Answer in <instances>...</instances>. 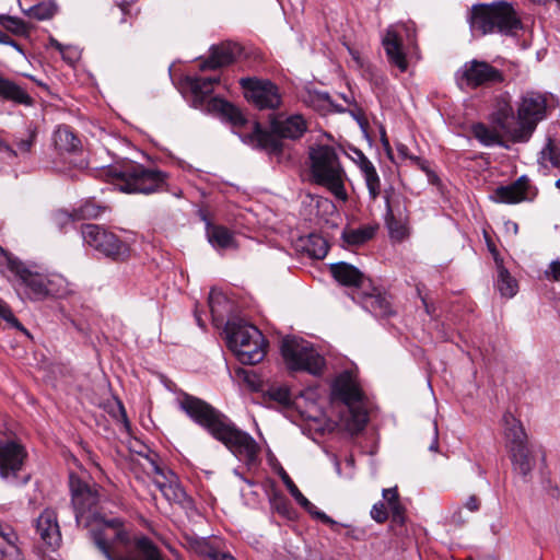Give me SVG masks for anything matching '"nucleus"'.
Wrapping results in <instances>:
<instances>
[{"instance_id":"nucleus-1","label":"nucleus","mask_w":560,"mask_h":560,"mask_svg":"<svg viewBox=\"0 0 560 560\" xmlns=\"http://www.w3.org/2000/svg\"><path fill=\"white\" fill-rule=\"evenodd\" d=\"M180 408L199 425L205 428L212 438L221 442L247 466L258 460L260 446L247 432L240 430L226 416L206 401L185 395Z\"/></svg>"},{"instance_id":"nucleus-2","label":"nucleus","mask_w":560,"mask_h":560,"mask_svg":"<svg viewBox=\"0 0 560 560\" xmlns=\"http://www.w3.org/2000/svg\"><path fill=\"white\" fill-rule=\"evenodd\" d=\"M180 408L199 425L205 428L212 438L221 442L247 466L258 460L260 446L247 432L240 430L226 416L206 401L185 395Z\"/></svg>"},{"instance_id":"nucleus-3","label":"nucleus","mask_w":560,"mask_h":560,"mask_svg":"<svg viewBox=\"0 0 560 560\" xmlns=\"http://www.w3.org/2000/svg\"><path fill=\"white\" fill-rule=\"evenodd\" d=\"M308 176L311 183L324 187L337 200L346 202L347 173L337 149L329 144H314L308 149Z\"/></svg>"},{"instance_id":"nucleus-4","label":"nucleus","mask_w":560,"mask_h":560,"mask_svg":"<svg viewBox=\"0 0 560 560\" xmlns=\"http://www.w3.org/2000/svg\"><path fill=\"white\" fill-rule=\"evenodd\" d=\"M5 268L25 288L26 296L32 301H43L47 298H66L74 293V285L59 273H42L19 259L10 256L2 248Z\"/></svg>"},{"instance_id":"nucleus-5","label":"nucleus","mask_w":560,"mask_h":560,"mask_svg":"<svg viewBox=\"0 0 560 560\" xmlns=\"http://www.w3.org/2000/svg\"><path fill=\"white\" fill-rule=\"evenodd\" d=\"M91 537L107 560H165L159 547L144 535L135 536L132 539L137 557H114L110 553L112 542L120 541L126 545L130 541L119 518L97 522L91 528Z\"/></svg>"},{"instance_id":"nucleus-6","label":"nucleus","mask_w":560,"mask_h":560,"mask_svg":"<svg viewBox=\"0 0 560 560\" xmlns=\"http://www.w3.org/2000/svg\"><path fill=\"white\" fill-rule=\"evenodd\" d=\"M468 21L472 34L479 36L493 32L511 35L521 28L520 19L512 5L506 2L476 4L471 8Z\"/></svg>"},{"instance_id":"nucleus-7","label":"nucleus","mask_w":560,"mask_h":560,"mask_svg":"<svg viewBox=\"0 0 560 560\" xmlns=\"http://www.w3.org/2000/svg\"><path fill=\"white\" fill-rule=\"evenodd\" d=\"M228 346L242 364H257L266 355L267 341L261 331L242 320L225 325Z\"/></svg>"},{"instance_id":"nucleus-8","label":"nucleus","mask_w":560,"mask_h":560,"mask_svg":"<svg viewBox=\"0 0 560 560\" xmlns=\"http://www.w3.org/2000/svg\"><path fill=\"white\" fill-rule=\"evenodd\" d=\"M210 107L232 124L235 133L244 143L262 149L278 148V142L269 132L264 130L257 121H248L233 104L214 97L210 102Z\"/></svg>"},{"instance_id":"nucleus-9","label":"nucleus","mask_w":560,"mask_h":560,"mask_svg":"<svg viewBox=\"0 0 560 560\" xmlns=\"http://www.w3.org/2000/svg\"><path fill=\"white\" fill-rule=\"evenodd\" d=\"M547 115V98L538 92H526L521 96L516 108V130L513 142H526L539 121Z\"/></svg>"},{"instance_id":"nucleus-10","label":"nucleus","mask_w":560,"mask_h":560,"mask_svg":"<svg viewBox=\"0 0 560 560\" xmlns=\"http://www.w3.org/2000/svg\"><path fill=\"white\" fill-rule=\"evenodd\" d=\"M281 354L287 368L291 371H305L313 375H319L325 368V359L308 341L302 338H283Z\"/></svg>"},{"instance_id":"nucleus-11","label":"nucleus","mask_w":560,"mask_h":560,"mask_svg":"<svg viewBox=\"0 0 560 560\" xmlns=\"http://www.w3.org/2000/svg\"><path fill=\"white\" fill-rule=\"evenodd\" d=\"M460 90L490 88L504 82V72L485 60L466 61L455 73Z\"/></svg>"},{"instance_id":"nucleus-12","label":"nucleus","mask_w":560,"mask_h":560,"mask_svg":"<svg viewBox=\"0 0 560 560\" xmlns=\"http://www.w3.org/2000/svg\"><path fill=\"white\" fill-rule=\"evenodd\" d=\"M120 191L127 194H152L162 189L165 184L166 174L154 170L145 168L142 165H131L117 174Z\"/></svg>"},{"instance_id":"nucleus-13","label":"nucleus","mask_w":560,"mask_h":560,"mask_svg":"<svg viewBox=\"0 0 560 560\" xmlns=\"http://www.w3.org/2000/svg\"><path fill=\"white\" fill-rule=\"evenodd\" d=\"M81 234L89 246L113 260H124L130 255L128 244L103 226L90 223L83 224Z\"/></svg>"},{"instance_id":"nucleus-14","label":"nucleus","mask_w":560,"mask_h":560,"mask_svg":"<svg viewBox=\"0 0 560 560\" xmlns=\"http://www.w3.org/2000/svg\"><path fill=\"white\" fill-rule=\"evenodd\" d=\"M241 86L246 98L259 109H277L282 102L278 86L269 80L242 78Z\"/></svg>"},{"instance_id":"nucleus-15","label":"nucleus","mask_w":560,"mask_h":560,"mask_svg":"<svg viewBox=\"0 0 560 560\" xmlns=\"http://www.w3.org/2000/svg\"><path fill=\"white\" fill-rule=\"evenodd\" d=\"M70 489L72 504L75 510V518L79 523L83 514L92 510L98 503V491L94 486L88 485L74 475L70 476Z\"/></svg>"},{"instance_id":"nucleus-16","label":"nucleus","mask_w":560,"mask_h":560,"mask_svg":"<svg viewBox=\"0 0 560 560\" xmlns=\"http://www.w3.org/2000/svg\"><path fill=\"white\" fill-rule=\"evenodd\" d=\"M529 178L525 175L518 177L514 183L497 187L490 195V199L499 203H520L533 198Z\"/></svg>"},{"instance_id":"nucleus-17","label":"nucleus","mask_w":560,"mask_h":560,"mask_svg":"<svg viewBox=\"0 0 560 560\" xmlns=\"http://www.w3.org/2000/svg\"><path fill=\"white\" fill-rule=\"evenodd\" d=\"M26 457L25 450L15 442L0 443V477L2 479L16 478Z\"/></svg>"},{"instance_id":"nucleus-18","label":"nucleus","mask_w":560,"mask_h":560,"mask_svg":"<svg viewBox=\"0 0 560 560\" xmlns=\"http://www.w3.org/2000/svg\"><path fill=\"white\" fill-rule=\"evenodd\" d=\"M401 30H406V26L388 27L382 39V45L390 65L397 67L400 72H405L408 68V62L402 50Z\"/></svg>"},{"instance_id":"nucleus-19","label":"nucleus","mask_w":560,"mask_h":560,"mask_svg":"<svg viewBox=\"0 0 560 560\" xmlns=\"http://www.w3.org/2000/svg\"><path fill=\"white\" fill-rule=\"evenodd\" d=\"M150 472L154 474V485L161 490L167 501L178 503L183 501L185 491L178 485L176 476L171 470L163 469L154 462H151Z\"/></svg>"},{"instance_id":"nucleus-20","label":"nucleus","mask_w":560,"mask_h":560,"mask_svg":"<svg viewBox=\"0 0 560 560\" xmlns=\"http://www.w3.org/2000/svg\"><path fill=\"white\" fill-rule=\"evenodd\" d=\"M332 396L341 400L346 406L359 404L362 392L355 376L351 372H342L332 383Z\"/></svg>"},{"instance_id":"nucleus-21","label":"nucleus","mask_w":560,"mask_h":560,"mask_svg":"<svg viewBox=\"0 0 560 560\" xmlns=\"http://www.w3.org/2000/svg\"><path fill=\"white\" fill-rule=\"evenodd\" d=\"M36 529L40 539L50 548H57L61 542V533L57 513L51 509H45L36 522Z\"/></svg>"},{"instance_id":"nucleus-22","label":"nucleus","mask_w":560,"mask_h":560,"mask_svg":"<svg viewBox=\"0 0 560 560\" xmlns=\"http://www.w3.org/2000/svg\"><path fill=\"white\" fill-rule=\"evenodd\" d=\"M492 120L513 141V130H516V116L508 94L495 100Z\"/></svg>"},{"instance_id":"nucleus-23","label":"nucleus","mask_w":560,"mask_h":560,"mask_svg":"<svg viewBox=\"0 0 560 560\" xmlns=\"http://www.w3.org/2000/svg\"><path fill=\"white\" fill-rule=\"evenodd\" d=\"M241 54V47L234 43H223L210 49V56L201 65V70H214L232 63Z\"/></svg>"},{"instance_id":"nucleus-24","label":"nucleus","mask_w":560,"mask_h":560,"mask_svg":"<svg viewBox=\"0 0 560 560\" xmlns=\"http://www.w3.org/2000/svg\"><path fill=\"white\" fill-rule=\"evenodd\" d=\"M0 560H23L19 535L14 528L0 522Z\"/></svg>"},{"instance_id":"nucleus-25","label":"nucleus","mask_w":560,"mask_h":560,"mask_svg":"<svg viewBox=\"0 0 560 560\" xmlns=\"http://www.w3.org/2000/svg\"><path fill=\"white\" fill-rule=\"evenodd\" d=\"M271 130L279 137L298 139L306 131V122L300 115H293L285 119L276 118L271 121Z\"/></svg>"},{"instance_id":"nucleus-26","label":"nucleus","mask_w":560,"mask_h":560,"mask_svg":"<svg viewBox=\"0 0 560 560\" xmlns=\"http://www.w3.org/2000/svg\"><path fill=\"white\" fill-rule=\"evenodd\" d=\"M502 421L509 451L526 446L527 435L522 423L511 412H505Z\"/></svg>"},{"instance_id":"nucleus-27","label":"nucleus","mask_w":560,"mask_h":560,"mask_svg":"<svg viewBox=\"0 0 560 560\" xmlns=\"http://www.w3.org/2000/svg\"><path fill=\"white\" fill-rule=\"evenodd\" d=\"M334 278L347 287H360L363 282V273L354 266L340 261L330 266Z\"/></svg>"},{"instance_id":"nucleus-28","label":"nucleus","mask_w":560,"mask_h":560,"mask_svg":"<svg viewBox=\"0 0 560 560\" xmlns=\"http://www.w3.org/2000/svg\"><path fill=\"white\" fill-rule=\"evenodd\" d=\"M0 97L25 106H32L34 100L19 84L0 74Z\"/></svg>"},{"instance_id":"nucleus-29","label":"nucleus","mask_w":560,"mask_h":560,"mask_svg":"<svg viewBox=\"0 0 560 560\" xmlns=\"http://www.w3.org/2000/svg\"><path fill=\"white\" fill-rule=\"evenodd\" d=\"M358 166L364 177L369 194L376 199L381 194V179L373 163L363 154L359 156Z\"/></svg>"},{"instance_id":"nucleus-30","label":"nucleus","mask_w":560,"mask_h":560,"mask_svg":"<svg viewBox=\"0 0 560 560\" xmlns=\"http://www.w3.org/2000/svg\"><path fill=\"white\" fill-rule=\"evenodd\" d=\"M207 237L209 243L219 249L236 247L232 232L222 225L207 224Z\"/></svg>"},{"instance_id":"nucleus-31","label":"nucleus","mask_w":560,"mask_h":560,"mask_svg":"<svg viewBox=\"0 0 560 560\" xmlns=\"http://www.w3.org/2000/svg\"><path fill=\"white\" fill-rule=\"evenodd\" d=\"M363 307L375 316H387L392 314V303L387 295L373 292L364 295Z\"/></svg>"},{"instance_id":"nucleus-32","label":"nucleus","mask_w":560,"mask_h":560,"mask_svg":"<svg viewBox=\"0 0 560 560\" xmlns=\"http://www.w3.org/2000/svg\"><path fill=\"white\" fill-rule=\"evenodd\" d=\"M54 144L60 153H71L79 149L80 140L69 127L61 126L54 132Z\"/></svg>"},{"instance_id":"nucleus-33","label":"nucleus","mask_w":560,"mask_h":560,"mask_svg":"<svg viewBox=\"0 0 560 560\" xmlns=\"http://www.w3.org/2000/svg\"><path fill=\"white\" fill-rule=\"evenodd\" d=\"M513 469L522 476L530 474L534 467V459L529 454V450L526 446L518 447L510 451Z\"/></svg>"},{"instance_id":"nucleus-34","label":"nucleus","mask_w":560,"mask_h":560,"mask_svg":"<svg viewBox=\"0 0 560 560\" xmlns=\"http://www.w3.org/2000/svg\"><path fill=\"white\" fill-rule=\"evenodd\" d=\"M386 226L388 229V233L392 240L396 242H401L409 234V229L406 219H396L393 214L390 207H387L386 213Z\"/></svg>"},{"instance_id":"nucleus-35","label":"nucleus","mask_w":560,"mask_h":560,"mask_svg":"<svg viewBox=\"0 0 560 560\" xmlns=\"http://www.w3.org/2000/svg\"><path fill=\"white\" fill-rule=\"evenodd\" d=\"M303 249L310 257L323 259L328 253V243L319 234H310L303 242Z\"/></svg>"},{"instance_id":"nucleus-36","label":"nucleus","mask_w":560,"mask_h":560,"mask_svg":"<svg viewBox=\"0 0 560 560\" xmlns=\"http://www.w3.org/2000/svg\"><path fill=\"white\" fill-rule=\"evenodd\" d=\"M498 268V281L497 288L502 296L512 298L517 292V283L515 279L511 277L503 264H499Z\"/></svg>"},{"instance_id":"nucleus-37","label":"nucleus","mask_w":560,"mask_h":560,"mask_svg":"<svg viewBox=\"0 0 560 560\" xmlns=\"http://www.w3.org/2000/svg\"><path fill=\"white\" fill-rule=\"evenodd\" d=\"M471 131L474 137L486 147L502 144L500 135L495 130L487 127L483 124L474 125L471 127Z\"/></svg>"},{"instance_id":"nucleus-38","label":"nucleus","mask_w":560,"mask_h":560,"mask_svg":"<svg viewBox=\"0 0 560 560\" xmlns=\"http://www.w3.org/2000/svg\"><path fill=\"white\" fill-rule=\"evenodd\" d=\"M349 409L350 418L347 420V427L350 431H361L368 422V413L362 406L354 404L347 406Z\"/></svg>"},{"instance_id":"nucleus-39","label":"nucleus","mask_w":560,"mask_h":560,"mask_svg":"<svg viewBox=\"0 0 560 560\" xmlns=\"http://www.w3.org/2000/svg\"><path fill=\"white\" fill-rule=\"evenodd\" d=\"M376 229L373 226H363L354 230H348L342 233V238L350 245H360L371 240Z\"/></svg>"},{"instance_id":"nucleus-40","label":"nucleus","mask_w":560,"mask_h":560,"mask_svg":"<svg viewBox=\"0 0 560 560\" xmlns=\"http://www.w3.org/2000/svg\"><path fill=\"white\" fill-rule=\"evenodd\" d=\"M0 24L4 30L18 36H27L31 28L23 20L5 14L0 15Z\"/></svg>"},{"instance_id":"nucleus-41","label":"nucleus","mask_w":560,"mask_h":560,"mask_svg":"<svg viewBox=\"0 0 560 560\" xmlns=\"http://www.w3.org/2000/svg\"><path fill=\"white\" fill-rule=\"evenodd\" d=\"M56 11H57V8L54 3L42 2L36 5L31 7L26 11V14L30 18L35 19L37 21H45V20L51 19L55 15Z\"/></svg>"},{"instance_id":"nucleus-42","label":"nucleus","mask_w":560,"mask_h":560,"mask_svg":"<svg viewBox=\"0 0 560 560\" xmlns=\"http://www.w3.org/2000/svg\"><path fill=\"white\" fill-rule=\"evenodd\" d=\"M539 162L545 167L560 166V153L550 139L548 140L547 144L540 152Z\"/></svg>"},{"instance_id":"nucleus-43","label":"nucleus","mask_w":560,"mask_h":560,"mask_svg":"<svg viewBox=\"0 0 560 560\" xmlns=\"http://www.w3.org/2000/svg\"><path fill=\"white\" fill-rule=\"evenodd\" d=\"M37 137V128L34 125H28L26 128L25 137L18 138L14 143L20 154H27L31 152Z\"/></svg>"},{"instance_id":"nucleus-44","label":"nucleus","mask_w":560,"mask_h":560,"mask_svg":"<svg viewBox=\"0 0 560 560\" xmlns=\"http://www.w3.org/2000/svg\"><path fill=\"white\" fill-rule=\"evenodd\" d=\"M188 83L196 98L202 100L203 97L212 93V90L210 88V79L191 78L189 79Z\"/></svg>"},{"instance_id":"nucleus-45","label":"nucleus","mask_w":560,"mask_h":560,"mask_svg":"<svg viewBox=\"0 0 560 560\" xmlns=\"http://www.w3.org/2000/svg\"><path fill=\"white\" fill-rule=\"evenodd\" d=\"M0 317L4 319L11 327L23 331L25 335H28V331L19 322V319L12 313L11 308L3 301L0 302Z\"/></svg>"},{"instance_id":"nucleus-46","label":"nucleus","mask_w":560,"mask_h":560,"mask_svg":"<svg viewBox=\"0 0 560 560\" xmlns=\"http://www.w3.org/2000/svg\"><path fill=\"white\" fill-rule=\"evenodd\" d=\"M282 480H283L284 485L287 486V489L289 490L290 494L296 500V502L301 506L311 505V501L303 495V493L299 490L296 485L292 481V479L285 472L282 476Z\"/></svg>"},{"instance_id":"nucleus-47","label":"nucleus","mask_w":560,"mask_h":560,"mask_svg":"<svg viewBox=\"0 0 560 560\" xmlns=\"http://www.w3.org/2000/svg\"><path fill=\"white\" fill-rule=\"evenodd\" d=\"M305 102L317 110L325 109L329 105V96L320 93H308Z\"/></svg>"},{"instance_id":"nucleus-48","label":"nucleus","mask_w":560,"mask_h":560,"mask_svg":"<svg viewBox=\"0 0 560 560\" xmlns=\"http://www.w3.org/2000/svg\"><path fill=\"white\" fill-rule=\"evenodd\" d=\"M371 517L377 523H384L387 520L388 513L384 502L380 501L372 506Z\"/></svg>"},{"instance_id":"nucleus-49","label":"nucleus","mask_w":560,"mask_h":560,"mask_svg":"<svg viewBox=\"0 0 560 560\" xmlns=\"http://www.w3.org/2000/svg\"><path fill=\"white\" fill-rule=\"evenodd\" d=\"M313 517L322 521L323 523L334 526L336 525V521H334L330 516L319 511L312 502L311 505L303 506Z\"/></svg>"},{"instance_id":"nucleus-50","label":"nucleus","mask_w":560,"mask_h":560,"mask_svg":"<svg viewBox=\"0 0 560 560\" xmlns=\"http://www.w3.org/2000/svg\"><path fill=\"white\" fill-rule=\"evenodd\" d=\"M392 512V521L395 524L402 525L405 523V508L401 505L399 501L394 504H388Z\"/></svg>"},{"instance_id":"nucleus-51","label":"nucleus","mask_w":560,"mask_h":560,"mask_svg":"<svg viewBox=\"0 0 560 560\" xmlns=\"http://www.w3.org/2000/svg\"><path fill=\"white\" fill-rule=\"evenodd\" d=\"M269 396L271 399L280 404H289L290 401V392L284 387L271 388L269 390Z\"/></svg>"},{"instance_id":"nucleus-52","label":"nucleus","mask_w":560,"mask_h":560,"mask_svg":"<svg viewBox=\"0 0 560 560\" xmlns=\"http://www.w3.org/2000/svg\"><path fill=\"white\" fill-rule=\"evenodd\" d=\"M192 547L196 552L205 556L208 560L210 559V553L215 551L206 539L195 540Z\"/></svg>"},{"instance_id":"nucleus-53","label":"nucleus","mask_w":560,"mask_h":560,"mask_svg":"<svg viewBox=\"0 0 560 560\" xmlns=\"http://www.w3.org/2000/svg\"><path fill=\"white\" fill-rule=\"evenodd\" d=\"M63 60L74 63L80 58V51L74 46H67L63 51L60 52Z\"/></svg>"},{"instance_id":"nucleus-54","label":"nucleus","mask_w":560,"mask_h":560,"mask_svg":"<svg viewBox=\"0 0 560 560\" xmlns=\"http://www.w3.org/2000/svg\"><path fill=\"white\" fill-rule=\"evenodd\" d=\"M225 298L224 295L217 291V290H211L210 293H209V306H210V310H211V313L214 314L217 312V305L223 301Z\"/></svg>"},{"instance_id":"nucleus-55","label":"nucleus","mask_w":560,"mask_h":560,"mask_svg":"<svg viewBox=\"0 0 560 560\" xmlns=\"http://www.w3.org/2000/svg\"><path fill=\"white\" fill-rule=\"evenodd\" d=\"M545 275L549 279L559 281L560 280V261L559 260L552 261L549 265L548 269L545 271Z\"/></svg>"},{"instance_id":"nucleus-56","label":"nucleus","mask_w":560,"mask_h":560,"mask_svg":"<svg viewBox=\"0 0 560 560\" xmlns=\"http://www.w3.org/2000/svg\"><path fill=\"white\" fill-rule=\"evenodd\" d=\"M382 494L387 504H394L395 502L399 501V495L396 487L384 489Z\"/></svg>"},{"instance_id":"nucleus-57","label":"nucleus","mask_w":560,"mask_h":560,"mask_svg":"<svg viewBox=\"0 0 560 560\" xmlns=\"http://www.w3.org/2000/svg\"><path fill=\"white\" fill-rule=\"evenodd\" d=\"M485 237H486L487 247H488L489 252L492 254L495 265L498 267L500 262L503 264V259L500 257V254H499L495 245L493 244V242L490 240V237L487 234H485Z\"/></svg>"},{"instance_id":"nucleus-58","label":"nucleus","mask_w":560,"mask_h":560,"mask_svg":"<svg viewBox=\"0 0 560 560\" xmlns=\"http://www.w3.org/2000/svg\"><path fill=\"white\" fill-rule=\"evenodd\" d=\"M114 408L112 410L113 412V416L116 417V418H121L122 420H126V411H125V408L122 406V404L117 400V399H114Z\"/></svg>"},{"instance_id":"nucleus-59","label":"nucleus","mask_w":560,"mask_h":560,"mask_svg":"<svg viewBox=\"0 0 560 560\" xmlns=\"http://www.w3.org/2000/svg\"><path fill=\"white\" fill-rule=\"evenodd\" d=\"M0 44L10 45L13 48H15L18 51L22 52L20 45L16 42H14L13 39H11L10 36L7 35L5 33H3L1 30H0Z\"/></svg>"},{"instance_id":"nucleus-60","label":"nucleus","mask_w":560,"mask_h":560,"mask_svg":"<svg viewBox=\"0 0 560 560\" xmlns=\"http://www.w3.org/2000/svg\"><path fill=\"white\" fill-rule=\"evenodd\" d=\"M479 506H480V502H479V499L476 497V495H470L466 503H465V508L470 511V512H476L479 510Z\"/></svg>"},{"instance_id":"nucleus-61","label":"nucleus","mask_w":560,"mask_h":560,"mask_svg":"<svg viewBox=\"0 0 560 560\" xmlns=\"http://www.w3.org/2000/svg\"><path fill=\"white\" fill-rule=\"evenodd\" d=\"M209 560H236V559L230 553L215 550L214 552L210 553Z\"/></svg>"},{"instance_id":"nucleus-62","label":"nucleus","mask_w":560,"mask_h":560,"mask_svg":"<svg viewBox=\"0 0 560 560\" xmlns=\"http://www.w3.org/2000/svg\"><path fill=\"white\" fill-rule=\"evenodd\" d=\"M417 292H418V295L420 296V299H421V301H422V304H423V306H424V310H425L427 314L431 315V314H432L431 306L429 305V303H428V301H427V296H425V295H422L420 284H418V285H417Z\"/></svg>"},{"instance_id":"nucleus-63","label":"nucleus","mask_w":560,"mask_h":560,"mask_svg":"<svg viewBox=\"0 0 560 560\" xmlns=\"http://www.w3.org/2000/svg\"><path fill=\"white\" fill-rule=\"evenodd\" d=\"M236 374L238 377H242L244 381L246 382H250L249 381V372L247 370H244V369H237L236 370Z\"/></svg>"},{"instance_id":"nucleus-64","label":"nucleus","mask_w":560,"mask_h":560,"mask_svg":"<svg viewBox=\"0 0 560 560\" xmlns=\"http://www.w3.org/2000/svg\"><path fill=\"white\" fill-rule=\"evenodd\" d=\"M50 46L56 48L59 52L63 51V49L67 47L62 44H60L57 39L50 38Z\"/></svg>"}]
</instances>
